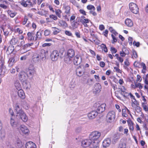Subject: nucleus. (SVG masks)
Masks as SVG:
<instances>
[{"instance_id": "obj_1", "label": "nucleus", "mask_w": 148, "mask_h": 148, "mask_svg": "<svg viewBox=\"0 0 148 148\" xmlns=\"http://www.w3.org/2000/svg\"><path fill=\"white\" fill-rule=\"evenodd\" d=\"M35 73L36 71L34 66L31 65L27 70L26 74L29 79H32L33 78Z\"/></svg>"}, {"instance_id": "obj_2", "label": "nucleus", "mask_w": 148, "mask_h": 148, "mask_svg": "<svg viewBox=\"0 0 148 148\" xmlns=\"http://www.w3.org/2000/svg\"><path fill=\"white\" fill-rule=\"evenodd\" d=\"M101 133L98 131H94L92 132L90 135L89 138L91 140V141L96 142L98 141V140L99 138L101 136Z\"/></svg>"}, {"instance_id": "obj_3", "label": "nucleus", "mask_w": 148, "mask_h": 148, "mask_svg": "<svg viewBox=\"0 0 148 148\" xmlns=\"http://www.w3.org/2000/svg\"><path fill=\"white\" fill-rule=\"evenodd\" d=\"M45 57V53L42 54V53L34 54L32 57V60L34 62L36 63H40L44 58Z\"/></svg>"}, {"instance_id": "obj_4", "label": "nucleus", "mask_w": 148, "mask_h": 148, "mask_svg": "<svg viewBox=\"0 0 148 148\" xmlns=\"http://www.w3.org/2000/svg\"><path fill=\"white\" fill-rule=\"evenodd\" d=\"M115 117V114L113 111H110L108 113L106 116V120L107 122L111 123L113 121Z\"/></svg>"}, {"instance_id": "obj_5", "label": "nucleus", "mask_w": 148, "mask_h": 148, "mask_svg": "<svg viewBox=\"0 0 148 148\" xmlns=\"http://www.w3.org/2000/svg\"><path fill=\"white\" fill-rule=\"evenodd\" d=\"M129 7L130 10L133 13L137 14L138 12L139 8L136 4L134 3H130Z\"/></svg>"}, {"instance_id": "obj_6", "label": "nucleus", "mask_w": 148, "mask_h": 148, "mask_svg": "<svg viewBox=\"0 0 148 148\" xmlns=\"http://www.w3.org/2000/svg\"><path fill=\"white\" fill-rule=\"evenodd\" d=\"M94 106L97 107L96 111L97 112L98 114L101 113L103 112L105 110V107L106 106L105 103H103L100 105L97 103H95Z\"/></svg>"}, {"instance_id": "obj_7", "label": "nucleus", "mask_w": 148, "mask_h": 148, "mask_svg": "<svg viewBox=\"0 0 148 148\" xmlns=\"http://www.w3.org/2000/svg\"><path fill=\"white\" fill-rule=\"evenodd\" d=\"M59 53L57 50H54L52 52L50 55V57L51 60L53 61H56L58 58Z\"/></svg>"}, {"instance_id": "obj_8", "label": "nucleus", "mask_w": 148, "mask_h": 148, "mask_svg": "<svg viewBox=\"0 0 148 148\" xmlns=\"http://www.w3.org/2000/svg\"><path fill=\"white\" fill-rule=\"evenodd\" d=\"M92 141H91L90 139H86L82 140L81 142V145L84 147H86L89 146H90L91 144L92 143Z\"/></svg>"}, {"instance_id": "obj_9", "label": "nucleus", "mask_w": 148, "mask_h": 148, "mask_svg": "<svg viewBox=\"0 0 148 148\" xmlns=\"http://www.w3.org/2000/svg\"><path fill=\"white\" fill-rule=\"evenodd\" d=\"M82 61V58L78 55H76L74 57L73 62L74 64L76 65L79 64Z\"/></svg>"}, {"instance_id": "obj_10", "label": "nucleus", "mask_w": 148, "mask_h": 148, "mask_svg": "<svg viewBox=\"0 0 148 148\" xmlns=\"http://www.w3.org/2000/svg\"><path fill=\"white\" fill-rule=\"evenodd\" d=\"M101 84L99 83H96L95 85L93 91L95 93H98L101 91Z\"/></svg>"}, {"instance_id": "obj_11", "label": "nucleus", "mask_w": 148, "mask_h": 148, "mask_svg": "<svg viewBox=\"0 0 148 148\" xmlns=\"http://www.w3.org/2000/svg\"><path fill=\"white\" fill-rule=\"evenodd\" d=\"M16 116H19L22 120L24 122H26L28 120L27 116L23 111L21 112L19 114Z\"/></svg>"}, {"instance_id": "obj_12", "label": "nucleus", "mask_w": 148, "mask_h": 148, "mask_svg": "<svg viewBox=\"0 0 148 148\" xmlns=\"http://www.w3.org/2000/svg\"><path fill=\"white\" fill-rule=\"evenodd\" d=\"M28 39L30 40H36V34L33 32H29L27 34Z\"/></svg>"}, {"instance_id": "obj_13", "label": "nucleus", "mask_w": 148, "mask_h": 148, "mask_svg": "<svg viewBox=\"0 0 148 148\" xmlns=\"http://www.w3.org/2000/svg\"><path fill=\"white\" fill-rule=\"evenodd\" d=\"M21 5L24 7H30L33 6V4L29 0L22 2Z\"/></svg>"}, {"instance_id": "obj_14", "label": "nucleus", "mask_w": 148, "mask_h": 148, "mask_svg": "<svg viewBox=\"0 0 148 148\" xmlns=\"http://www.w3.org/2000/svg\"><path fill=\"white\" fill-rule=\"evenodd\" d=\"M111 143V140L109 138L105 139L102 143V145L104 147H108Z\"/></svg>"}, {"instance_id": "obj_15", "label": "nucleus", "mask_w": 148, "mask_h": 148, "mask_svg": "<svg viewBox=\"0 0 148 148\" xmlns=\"http://www.w3.org/2000/svg\"><path fill=\"white\" fill-rule=\"evenodd\" d=\"M97 114V112L96 111H93L89 113L88 116L89 119H91L95 118Z\"/></svg>"}, {"instance_id": "obj_16", "label": "nucleus", "mask_w": 148, "mask_h": 148, "mask_svg": "<svg viewBox=\"0 0 148 148\" xmlns=\"http://www.w3.org/2000/svg\"><path fill=\"white\" fill-rule=\"evenodd\" d=\"M21 130L24 134H27L29 133V131L27 127L24 125L21 126L20 127Z\"/></svg>"}, {"instance_id": "obj_17", "label": "nucleus", "mask_w": 148, "mask_h": 148, "mask_svg": "<svg viewBox=\"0 0 148 148\" xmlns=\"http://www.w3.org/2000/svg\"><path fill=\"white\" fill-rule=\"evenodd\" d=\"M25 147L26 148H36V145L31 141L27 142L25 144Z\"/></svg>"}, {"instance_id": "obj_18", "label": "nucleus", "mask_w": 148, "mask_h": 148, "mask_svg": "<svg viewBox=\"0 0 148 148\" xmlns=\"http://www.w3.org/2000/svg\"><path fill=\"white\" fill-rule=\"evenodd\" d=\"M67 55L70 59V58H73L74 56L75 55V51L73 49H70L67 51Z\"/></svg>"}, {"instance_id": "obj_19", "label": "nucleus", "mask_w": 148, "mask_h": 148, "mask_svg": "<svg viewBox=\"0 0 148 148\" xmlns=\"http://www.w3.org/2000/svg\"><path fill=\"white\" fill-rule=\"evenodd\" d=\"M18 96L20 98L22 99H24L25 98V94L23 90L21 89L18 90Z\"/></svg>"}, {"instance_id": "obj_20", "label": "nucleus", "mask_w": 148, "mask_h": 148, "mask_svg": "<svg viewBox=\"0 0 148 148\" xmlns=\"http://www.w3.org/2000/svg\"><path fill=\"white\" fill-rule=\"evenodd\" d=\"M127 123H128V126L129 127L130 130L133 131L134 129V123L130 119L128 120L127 121Z\"/></svg>"}, {"instance_id": "obj_21", "label": "nucleus", "mask_w": 148, "mask_h": 148, "mask_svg": "<svg viewBox=\"0 0 148 148\" xmlns=\"http://www.w3.org/2000/svg\"><path fill=\"white\" fill-rule=\"evenodd\" d=\"M80 21L82 24H84L89 23L90 20L86 18L84 16H82L80 18Z\"/></svg>"}, {"instance_id": "obj_22", "label": "nucleus", "mask_w": 148, "mask_h": 148, "mask_svg": "<svg viewBox=\"0 0 148 148\" xmlns=\"http://www.w3.org/2000/svg\"><path fill=\"white\" fill-rule=\"evenodd\" d=\"M63 9L64 10V12L67 14H69L70 13V8L69 5H64Z\"/></svg>"}, {"instance_id": "obj_23", "label": "nucleus", "mask_w": 148, "mask_h": 148, "mask_svg": "<svg viewBox=\"0 0 148 148\" xmlns=\"http://www.w3.org/2000/svg\"><path fill=\"white\" fill-rule=\"evenodd\" d=\"M7 12L8 15L11 18L14 17L16 14V12L10 10H8Z\"/></svg>"}, {"instance_id": "obj_24", "label": "nucleus", "mask_w": 148, "mask_h": 148, "mask_svg": "<svg viewBox=\"0 0 148 148\" xmlns=\"http://www.w3.org/2000/svg\"><path fill=\"white\" fill-rule=\"evenodd\" d=\"M15 57H12L10 58L8 62L9 66L10 67L12 66L15 62Z\"/></svg>"}, {"instance_id": "obj_25", "label": "nucleus", "mask_w": 148, "mask_h": 148, "mask_svg": "<svg viewBox=\"0 0 148 148\" xmlns=\"http://www.w3.org/2000/svg\"><path fill=\"white\" fill-rule=\"evenodd\" d=\"M126 25L128 27H132L133 25V23L132 20L128 18H127L125 21Z\"/></svg>"}, {"instance_id": "obj_26", "label": "nucleus", "mask_w": 148, "mask_h": 148, "mask_svg": "<svg viewBox=\"0 0 148 148\" xmlns=\"http://www.w3.org/2000/svg\"><path fill=\"white\" fill-rule=\"evenodd\" d=\"M120 136L121 134L119 133H116L114 134L113 139L115 143L116 142L120 139Z\"/></svg>"}, {"instance_id": "obj_27", "label": "nucleus", "mask_w": 148, "mask_h": 148, "mask_svg": "<svg viewBox=\"0 0 148 148\" xmlns=\"http://www.w3.org/2000/svg\"><path fill=\"white\" fill-rule=\"evenodd\" d=\"M15 109L17 115H18L21 112H22L23 111L20 108L18 104H16L15 105Z\"/></svg>"}, {"instance_id": "obj_28", "label": "nucleus", "mask_w": 148, "mask_h": 148, "mask_svg": "<svg viewBox=\"0 0 148 148\" xmlns=\"http://www.w3.org/2000/svg\"><path fill=\"white\" fill-rule=\"evenodd\" d=\"M19 78L22 82H24L26 79L25 74L24 72L20 73Z\"/></svg>"}, {"instance_id": "obj_29", "label": "nucleus", "mask_w": 148, "mask_h": 148, "mask_svg": "<svg viewBox=\"0 0 148 148\" xmlns=\"http://www.w3.org/2000/svg\"><path fill=\"white\" fill-rule=\"evenodd\" d=\"M59 23L60 24V26L64 28H65L68 27V25L66 23L63 21L60 20L59 21Z\"/></svg>"}, {"instance_id": "obj_30", "label": "nucleus", "mask_w": 148, "mask_h": 148, "mask_svg": "<svg viewBox=\"0 0 148 148\" xmlns=\"http://www.w3.org/2000/svg\"><path fill=\"white\" fill-rule=\"evenodd\" d=\"M98 142H93L90 145L91 148H99Z\"/></svg>"}, {"instance_id": "obj_31", "label": "nucleus", "mask_w": 148, "mask_h": 148, "mask_svg": "<svg viewBox=\"0 0 148 148\" xmlns=\"http://www.w3.org/2000/svg\"><path fill=\"white\" fill-rule=\"evenodd\" d=\"M79 25V23L77 21H74L71 23V25L73 29L77 28Z\"/></svg>"}, {"instance_id": "obj_32", "label": "nucleus", "mask_w": 148, "mask_h": 148, "mask_svg": "<svg viewBox=\"0 0 148 148\" xmlns=\"http://www.w3.org/2000/svg\"><path fill=\"white\" fill-rule=\"evenodd\" d=\"M23 82V84L25 86V88L26 89H29V86H30V84L28 81H27L26 80Z\"/></svg>"}, {"instance_id": "obj_33", "label": "nucleus", "mask_w": 148, "mask_h": 148, "mask_svg": "<svg viewBox=\"0 0 148 148\" xmlns=\"http://www.w3.org/2000/svg\"><path fill=\"white\" fill-rule=\"evenodd\" d=\"M15 86L18 90L21 89V86L19 81H16L15 83Z\"/></svg>"}, {"instance_id": "obj_34", "label": "nucleus", "mask_w": 148, "mask_h": 148, "mask_svg": "<svg viewBox=\"0 0 148 148\" xmlns=\"http://www.w3.org/2000/svg\"><path fill=\"white\" fill-rule=\"evenodd\" d=\"M18 42V40L17 38H13L10 40V43L11 45H15Z\"/></svg>"}, {"instance_id": "obj_35", "label": "nucleus", "mask_w": 148, "mask_h": 148, "mask_svg": "<svg viewBox=\"0 0 148 148\" xmlns=\"http://www.w3.org/2000/svg\"><path fill=\"white\" fill-rule=\"evenodd\" d=\"M62 12L60 10L58 9L56 10L55 13L56 15L59 18H61V13Z\"/></svg>"}, {"instance_id": "obj_36", "label": "nucleus", "mask_w": 148, "mask_h": 148, "mask_svg": "<svg viewBox=\"0 0 148 148\" xmlns=\"http://www.w3.org/2000/svg\"><path fill=\"white\" fill-rule=\"evenodd\" d=\"M41 34V33L40 32L38 31L37 32L35 36L36 40L38 39H40L42 37Z\"/></svg>"}, {"instance_id": "obj_37", "label": "nucleus", "mask_w": 148, "mask_h": 148, "mask_svg": "<svg viewBox=\"0 0 148 148\" xmlns=\"http://www.w3.org/2000/svg\"><path fill=\"white\" fill-rule=\"evenodd\" d=\"M140 65L143 68V69L142 70V72L143 73H145L146 70V67L145 64L143 62H142L141 63Z\"/></svg>"}, {"instance_id": "obj_38", "label": "nucleus", "mask_w": 148, "mask_h": 148, "mask_svg": "<svg viewBox=\"0 0 148 148\" xmlns=\"http://www.w3.org/2000/svg\"><path fill=\"white\" fill-rule=\"evenodd\" d=\"M115 56L116 57L117 60L121 63H122L123 61V60L122 58L121 57L119 56V55L118 54H116L115 55Z\"/></svg>"}, {"instance_id": "obj_39", "label": "nucleus", "mask_w": 148, "mask_h": 148, "mask_svg": "<svg viewBox=\"0 0 148 148\" xmlns=\"http://www.w3.org/2000/svg\"><path fill=\"white\" fill-rule=\"evenodd\" d=\"M138 57V55L136 51L134 50L132 51V58L134 59Z\"/></svg>"}, {"instance_id": "obj_40", "label": "nucleus", "mask_w": 148, "mask_h": 148, "mask_svg": "<svg viewBox=\"0 0 148 148\" xmlns=\"http://www.w3.org/2000/svg\"><path fill=\"white\" fill-rule=\"evenodd\" d=\"M10 124L13 127H15L16 126V123L15 122L14 120L13 119L12 117H11L10 120Z\"/></svg>"}, {"instance_id": "obj_41", "label": "nucleus", "mask_w": 148, "mask_h": 148, "mask_svg": "<svg viewBox=\"0 0 148 148\" xmlns=\"http://www.w3.org/2000/svg\"><path fill=\"white\" fill-rule=\"evenodd\" d=\"M87 9L90 10L95 11V8L94 6L92 5H88L87 7Z\"/></svg>"}, {"instance_id": "obj_42", "label": "nucleus", "mask_w": 148, "mask_h": 148, "mask_svg": "<svg viewBox=\"0 0 148 148\" xmlns=\"http://www.w3.org/2000/svg\"><path fill=\"white\" fill-rule=\"evenodd\" d=\"M142 105L143 109L146 111L148 110V107L147 106L145 103H142Z\"/></svg>"}, {"instance_id": "obj_43", "label": "nucleus", "mask_w": 148, "mask_h": 148, "mask_svg": "<svg viewBox=\"0 0 148 148\" xmlns=\"http://www.w3.org/2000/svg\"><path fill=\"white\" fill-rule=\"evenodd\" d=\"M54 29L53 30V34L54 35H56L59 33L60 30L58 28L54 27Z\"/></svg>"}, {"instance_id": "obj_44", "label": "nucleus", "mask_w": 148, "mask_h": 148, "mask_svg": "<svg viewBox=\"0 0 148 148\" xmlns=\"http://www.w3.org/2000/svg\"><path fill=\"white\" fill-rule=\"evenodd\" d=\"M101 46L102 49H103V51L105 52L106 53L108 52V49L105 45L102 44L101 45Z\"/></svg>"}, {"instance_id": "obj_45", "label": "nucleus", "mask_w": 148, "mask_h": 148, "mask_svg": "<svg viewBox=\"0 0 148 148\" xmlns=\"http://www.w3.org/2000/svg\"><path fill=\"white\" fill-rule=\"evenodd\" d=\"M51 33L49 29L45 30L44 32V35L45 36H49Z\"/></svg>"}, {"instance_id": "obj_46", "label": "nucleus", "mask_w": 148, "mask_h": 148, "mask_svg": "<svg viewBox=\"0 0 148 148\" xmlns=\"http://www.w3.org/2000/svg\"><path fill=\"white\" fill-rule=\"evenodd\" d=\"M122 115L124 117L127 116V115L126 112V110L125 109H124L122 110Z\"/></svg>"}, {"instance_id": "obj_47", "label": "nucleus", "mask_w": 148, "mask_h": 148, "mask_svg": "<svg viewBox=\"0 0 148 148\" xmlns=\"http://www.w3.org/2000/svg\"><path fill=\"white\" fill-rule=\"evenodd\" d=\"M126 145L125 143H120L119 144L118 148H126Z\"/></svg>"}, {"instance_id": "obj_48", "label": "nucleus", "mask_w": 148, "mask_h": 148, "mask_svg": "<svg viewBox=\"0 0 148 148\" xmlns=\"http://www.w3.org/2000/svg\"><path fill=\"white\" fill-rule=\"evenodd\" d=\"M136 88H138L140 89H141L143 88V86L140 83H136Z\"/></svg>"}, {"instance_id": "obj_49", "label": "nucleus", "mask_w": 148, "mask_h": 148, "mask_svg": "<svg viewBox=\"0 0 148 148\" xmlns=\"http://www.w3.org/2000/svg\"><path fill=\"white\" fill-rule=\"evenodd\" d=\"M124 63L125 66H124V67L125 68H126L130 64L129 62L128 59H126L125 60Z\"/></svg>"}, {"instance_id": "obj_50", "label": "nucleus", "mask_w": 148, "mask_h": 148, "mask_svg": "<svg viewBox=\"0 0 148 148\" xmlns=\"http://www.w3.org/2000/svg\"><path fill=\"white\" fill-rule=\"evenodd\" d=\"M76 73L77 75L79 77L81 76L83 74L82 71H78V69L76 70Z\"/></svg>"}, {"instance_id": "obj_51", "label": "nucleus", "mask_w": 148, "mask_h": 148, "mask_svg": "<svg viewBox=\"0 0 148 148\" xmlns=\"http://www.w3.org/2000/svg\"><path fill=\"white\" fill-rule=\"evenodd\" d=\"M110 51L112 54L116 53L117 52V50L113 47H111Z\"/></svg>"}, {"instance_id": "obj_52", "label": "nucleus", "mask_w": 148, "mask_h": 148, "mask_svg": "<svg viewBox=\"0 0 148 148\" xmlns=\"http://www.w3.org/2000/svg\"><path fill=\"white\" fill-rule=\"evenodd\" d=\"M122 50L123 51L125 55L129 54V52L128 50L125 48H123L122 49Z\"/></svg>"}, {"instance_id": "obj_53", "label": "nucleus", "mask_w": 148, "mask_h": 148, "mask_svg": "<svg viewBox=\"0 0 148 148\" xmlns=\"http://www.w3.org/2000/svg\"><path fill=\"white\" fill-rule=\"evenodd\" d=\"M50 18L53 19L54 20H56L58 19L57 16L53 14L50 15L49 16Z\"/></svg>"}, {"instance_id": "obj_54", "label": "nucleus", "mask_w": 148, "mask_h": 148, "mask_svg": "<svg viewBox=\"0 0 148 148\" xmlns=\"http://www.w3.org/2000/svg\"><path fill=\"white\" fill-rule=\"evenodd\" d=\"M111 36L113 39V40L112 41V43L114 44L117 41V39L113 34H112Z\"/></svg>"}, {"instance_id": "obj_55", "label": "nucleus", "mask_w": 148, "mask_h": 148, "mask_svg": "<svg viewBox=\"0 0 148 148\" xmlns=\"http://www.w3.org/2000/svg\"><path fill=\"white\" fill-rule=\"evenodd\" d=\"M4 61L2 58L0 60V66L1 67H3L4 64Z\"/></svg>"}, {"instance_id": "obj_56", "label": "nucleus", "mask_w": 148, "mask_h": 148, "mask_svg": "<svg viewBox=\"0 0 148 148\" xmlns=\"http://www.w3.org/2000/svg\"><path fill=\"white\" fill-rule=\"evenodd\" d=\"M28 19L26 16H25L23 19V21L22 22V24L23 25H25L27 23Z\"/></svg>"}, {"instance_id": "obj_57", "label": "nucleus", "mask_w": 148, "mask_h": 148, "mask_svg": "<svg viewBox=\"0 0 148 148\" xmlns=\"http://www.w3.org/2000/svg\"><path fill=\"white\" fill-rule=\"evenodd\" d=\"M65 34L69 36H72V34L70 31L66 30L65 32Z\"/></svg>"}, {"instance_id": "obj_58", "label": "nucleus", "mask_w": 148, "mask_h": 148, "mask_svg": "<svg viewBox=\"0 0 148 148\" xmlns=\"http://www.w3.org/2000/svg\"><path fill=\"white\" fill-rule=\"evenodd\" d=\"M128 42L130 45L131 46L132 45L133 41L132 38L131 37H129L128 38Z\"/></svg>"}, {"instance_id": "obj_59", "label": "nucleus", "mask_w": 148, "mask_h": 148, "mask_svg": "<svg viewBox=\"0 0 148 148\" xmlns=\"http://www.w3.org/2000/svg\"><path fill=\"white\" fill-rule=\"evenodd\" d=\"M23 107L25 108V109L27 110L29 108V106L28 104L26 103H25L23 105Z\"/></svg>"}, {"instance_id": "obj_60", "label": "nucleus", "mask_w": 148, "mask_h": 148, "mask_svg": "<svg viewBox=\"0 0 148 148\" xmlns=\"http://www.w3.org/2000/svg\"><path fill=\"white\" fill-rule=\"evenodd\" d=\"M119 67H114V69L115 70V71L118 73H121V71L119 68Z\"/></svg>"}, {"instance_id": "obj_61", "label": "nucleus", "mask_w": 148, "mask_h": 148, "mask_svg": "<svg viewBox=\"0 0 148 148\" xmlns=\"http://www.w3.org/2000/svg\"><path fill=\"white\" fill-rule=\"evenodd\" d=\"M17 143L18 146L21 147L22 146L21 142V140L19 139L17 140Z\"/></svg>"}, {"instance_id": "obj_62", "label": "nucleus", "mask_w": 148, "mask_h": 148, "mask_svg": "<svg viewBox=\"0 0 148 148\" xmlns=\"http://www.w3.org/2000/svg\"><path fill=\"white\" fill-rule=\"evenodd\" d=\"M79 12L84 15H86V12L83 9H80L79 10Z\"/></svg>"}, {"instance_id": "obj_63", "label": "nucleus", "mask_w": 148, "mask_h": 148, "mask_svg": "<svg viewBox=\"0 0 148 148\" xmlns=\"http://www.w3.org/2000/svg\"><path fill=\"white\" fill-rule=\"evenodd\" d=\"M134 46H135L138 47L140 46V43L139 42H136L135 41H134L133 43Z\"/></svg>"}, {"instance_id": "obj_64", "label": "nucleus", "mask_w": 148, "mask_h": 148, "mask_svg": "<svg viewBox=\"0 0 148 148\" xmlns=\"http://www.w3.org/2000/svg\"><path fill=\"white\" fill-rule=\"evenodd\" d=\"M142 79L140 77V76L139 75H137V81L140 82L142 81Z\"/></svg>"}]
</instances>
